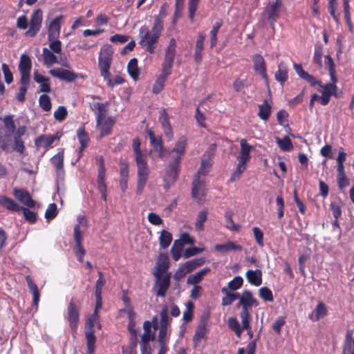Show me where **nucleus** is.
Here are the masks:
<instances>
[{
    "instance_id": "obj_3",
    "label": "nucleus",
    "mask_w": 354,
    "mask_h": 354,
    "mask_svg": "<svg viewBox=\"0 0 354 354\" xmlns=\"http://www.w3.org/2000/svg\"><path fill=\"white\" fill-rule=\"evenodd\" d=\"M176 40L174 38L171 39L169 45L165 50L164 61L162 64L161 73L156 79L153 86V92L154 93H159L162 91L165 82L168 76L171 74L176 56Z\"/></svg>"
},
{
    "instance_id": "obj_49",
    "label": "nucleus",
    "mask_w": 354,
    "mask_h": 354,
    "mask_svg": "<svg viewBox=\"0 0 354 354\" xmlns=\"http://www.w3.org/2000/svg\"><path fill=\"white\" fill-rule=\"evenodd\" d=\"M168 340V330L167 328L164 326H160V331L158 334V342L160 346L167 347L166 344Z\"/></svg>"
},
{
    "instance_id": "obj_2",
    "label": "nucleus",
    "mask_w": 354,
    "mask_h": 354,
    "mask_svg": "<svg viewBox=\"0 0 354 354\" xmlns=\"http://www.w3.org/2000/svg\"><path fill=\"white\" fill-rule=\"evenodd\" d=\"M215 151L216 146L212 145L205 151L202 158L201 167L192 183V196L198 201H201L206 194L204 176L210 170Z\"/></svg>"
},
{
    "instance_id": "obj_33",
    "label": "nucleus",
    "mask_w": 354,
    "mask_h": 354,
    "mask_svg": "<svg viewBox=\"0 0 354 354\" xmlns=\"http://www.w3.org/2000/svg\"><path fill=\"white\" fill-rule=\"evenodd\" d=\"M52 164L56 167L58 175L63 174L64 149H59L58 153L51 158Z\"/></svg>"
},
{
    "instance_id": "obj_20",
    "label": "nucleus",
    "mask_w": 354,
    "mask_h": 354,
    "mask_svg": "<svg viewBox=\"0 0 354 354\" xmlns=\"http://www.w3.org/2000/svg\"><path fill=\"white\" fill-rule=\"evenodd\" d=\"M207 330L205 325H199L195 332L193 337V344L194 348H202L203 347L205 342H206Z\"/></svg>"
},
{
    "instance_id": "obj_17",
    "label": "nucleus",
    "mask_w": 354,
    "mask_h": 354,
    "mask_svg": "<svg viewBox=\"0 0 354 354\" xmlns=\"http://www.w3.org/2000/svg\"><path fill=\"white\" fill-rule=\"evenodd\" d=\"M320 89L319 92L322 93L320 96V103L322 105H326L328 104L330 100V97L335 95L337 91V86L334 84H326L319 85Z\"/></svg>"
},
{
    "instance_id": "obj_24",
    "label": "nucleus",
    "mask_w": 354,
    "mask_h": 354,
    "mask_svg": "<svg viewBox=\"0 0 354 354\" xmlns=\"http://www.w3.org/2000/svg\"><path fill=\"white\" fill-rule=\"evenodd\" d=\"M13 194L17 200L27 207H33L35 206V202L31 198L27 191L24 189H14Z\"/></svg>"
},
{
    "instance_id": "obj_10",
    "label": "nucleus",
    "mask_w": 354,
    "mask_h": 354,
    "mask_svg": "<svg viewBox=\"0 0 354 354\" xmlns=\"http://www.w3.org/2000/svg\"><path fill=\"white\" fill-rule=\"evenodd\" d=\"M158 324L157 317H153L151 322L146 321L144 322V333L141 337V344H149V342L154 339Z\"/></svg>"
},
{
    "instance_id": "obj_26",
    "label": "nucleus",
    "mask_w": 354,
    "mask_h": 354,
    "mask_svg": "<svg viewBox=\"0 0 354 354\" xmlns=\"http://www.w3.org/2000/svg\"><path fill=\"white\" fill-rule=\"evenodd\" d=\"M280 6L281 1L279 0H276L274 3H270L266 7L264 11V15L272 21V23H274L278 17Z\"/></svg>"
},
{
    "instance_id": "obj_61",
    "label": "nucleus",
    "mask_w": 354,
    "mask_h": 354,
    "mask_svg": "<svg viewBox=\"0 0 354 354\" xmlns=\"http://www.w3.org/2000/svg\"><path fill=\"white\" fill-rule=\"evenodd\" d=\"M99 279L97 280L95 283V295H102V288L106 283V280L101 272H98Z\"/></svg>"
},
{
    "instance_id": "obj_8",
    "label": "nucleus",
    "mask_w": 354,
    "mask_h": 354,
    "mask_svg": "<svg viewBox=\"0 0 354 354\" xmlns=\"http://www.w3.org/2000/svg\"><path fill=\"white\" fill-rule=\"evenodd\" d=\"M113 55V50L110 46H104L100 51L99 57V66L100 73L103 78H106L109 75V68Z\"/></svg>"
},
{
    "instance_id": "obj_37",
    "label": "nucleus",
    "mask_w": 354,
    "mask_h": 354,
    "mask_svg": "<svg viewBox=\"0 0 354 354\" xmlns=\"http://www.w3.org/2000/svg\"><path fill=\"white\" fill-rule=\"evenodd\" d=\"M275 140L280 149L283 151H289L293 148L292 141L288 136H285L283 138L276 137Z\"/></svg>"
},
{
    "instance_id": "obj_48",
    "label": "nucleus",
    "mask_w": 354,
    "mask_h": 354,
    "mask_svg": "<svg viewBox=\"0 0 354 354\" xmlns=\"http://www.w3.org/2000/svg\"><path fill=\"white\" fill-rule=\"evenodd\" d=\"M270 106L268 104L267 100H265L263 104L259 105V111L258 115L261 119L266 120L270 116Z\"/></svg>"
},
{
    "instance_id": "obj_47",
    "label": "nucleus",
    "mask_w": 354,
    "mask_h": 354,
    "mask_svg": "<svg viewBox=\"0 0 354 354\" xmlns=\"http://www.w3.org/2000/svg\"><path fill=\"white\" fill-rule=\"evenodd\" d=\"M78 140L81 144V150L86 147L89 142V137L85 132L84 127H80L77 131Z\"/></svg>"
},
{
    "instance_id": "obj_31",
    "label": "nucleus",
    "mask_w": 354,
    "mask_h": 354,
    "mask_svg": "<svg viewBox=\"0 0 354 354\" xmlns=\"http://www.w3.org/2000/svg\"><path fill=\"white\" fill-rule=\"evenodd\" d=\"M214 248L216 251L221 253H226L230 251L242 250V246L233 241H227L223 244H216Z\"/></svg>"
},
{
    "instance_id": "obj_42",
    "label": "nucleus",
    "mask_w": 354,
    "mask_h": 354,
    "mask_svg": "<svg viewBox=\"0 0 354 354\" xmlns=\"http://www.w3.org/2000/svg\"><path fill=\"white\" fill-rule=\"evenodd\" d=\"M172 241V235L167 230H162L159 237L160 245L162 248H167L169 246Z\"/></svg>"
},
{
    "instance_id": "obj_34",
    "label": "nucleus",
    "mask_w": 354,
    "mask_h": 354,
    "mask_svg": "<svg viewBox=\"0 0 354 354\" xmlns=\"http://www.w3.org/2000/svg\"><path fill=\"white\" fill-rule=\"evenodd\" d=\"M42 57L44 59V64L48 67L54 64H60L57 59V57L54 55L53 52L47 48H43Z\"/></svg>"
},
{
    "instance_id": "obj_14",
    "label": "nucleus",
    "mask_w": 354,
    "mask_h": 354,
    "mask_svg": "<svg viewBox=\"0 0 354 354\" xmlns=\"http://www.w3.org/2000/svg\"><path fill=\"white\" fill-rule=\"evenodd\" d=\"M42 22V12L40 9L34 10L31 15L29 29L26 32L28 37H34L41 28Z\"/></svg>"
},
{
    "instance_id": "obj_28",
    "label": "nucleus",
    "mask_w": 354,
    "mask_h": 354,
    "mask_svg": "<svg viewBox=\"0 0 354 354\" xmlns=\"http://www.w3.org/2000/svg\"><path fill=\"white\" fill-rule=\"evenodd\" d=\"M159 118L162 124L165 136L169 140H171L174 138V133L172 127L169 122L168 115L166 113L165 111H162L160 112Z\"/></svg>"
},
{
    "instance_id": "obj_36",
    "label": "nucleus",
    "mask_w": 354,
    "mask_h": 354,
    "mask_svg": "<svg viewBox=\"0 0 354 354\" xmlns=\"http://www.w3.org/2000/svg\"><path fill=\"white\" fill-rule=\"evenodd\" d=\"M155 151L158 153L161 158H165L169 156V152L163 148L162 140L160 138L154 139L153 142H150Z\"/></svg>"
},
{
    "instance_id": "obj_39",
    "label": "nucleus",
    "mask_w": 354,
    "mask_h": 354,
    "mask_svg": "<svg viewBox=\"0 0 354 354\" xmlns=\"http://www.w3.org/2000/svg\"><path fill=\"white\" fill-rule=\"evenodd\" d=\"M221 292L225 294V296L222 299V305L223 306L230 305L239 297V295L238 293L228 292L227 288L225 287L221 289Z\"/></svg>"
},
{
    "instance_id": "obj_22",
    "label": "nucleus",
    "mask_w": 354,
    "mask_h": 354,
    "mask_svg": "<svg viewBox=\"0 0 354 354\" xmlns=\"http://www.w3.org/2000/svg\"><path fill=\"white\" fill-rule=\"evenodd\" d=\"M59 138L58 133L56 135H43L35 139V145L37 149H44L46 151L51 145Z\"/></svg>"
},
{
    "instance_id": "obj_32",
    "label": "nucleus",
    "mask_w": 354,
    "mask_h": 354,
    "mask_svg": "<svg viewBox=\"0 0 354 354\" xmlns=\"http://www.w3.org/2000/svg\"><path fill=\"white\" fill-rule=\"evenodd\" d=\"M26 282L28 283V286L32 293L33 296V306L35 308V309H37L39 298H40V294L37 288V286L34 283L32 279L30 276H27L26 277Z\"/></svg>"
},
{
    "instance_id": "obj_18",
    "label": "nucleus",
    "mask_w": 354,
    "mask_h": 354,
    "mask_svg": "<svg viewBox=\"0 0 354 354\" xmlns=\"http://www.w3.org/2000/svg\"><path fill=\"white\" fill-rule=\"evenodd\" d=\"M169 268V261L167 254H160L158 258L156 265L154 268L153 275L155 277H159L160 275H164Z\"/></svg>"
},
{
    "instance_id": "obj_16",
    "label": "nucleus",
    "mask_w": 354,
    "mask_h": 354,
    "mask_svg": "<svg viewBox=\"0 0 354 354\" xmlns=\"http://www.w3.org/2000/svg\"><path fill=\"white\" fill-rule=\"evenodd\" d=\"M171 273H167L164 275H160L156 277V288L158 296L164 297L170 285Z\"/></svg>"
},
{
    "instance_id": "obj_53",
    "label": "nucleus",
    "mask_w": 354,
    "mask_h": 354,
    "mask_svg": "<svg viewBox=\"0 0 354 354\" xmlns=\"http://www.w3.org/2000/svg\"><path fill=\"white\" fill-rule=\"evenodd\" d=\"M185 307V310L183 312V319L186 322H188L192 319L194 304L192 301H187L186 303Z\"/></svg>"
},
{
    "instance_id": "obj_1",
    "label": "nucleus",
    "mask_w": 354,
    "mask_h": 354,
    "mask_svg": "<svg viewBox=\"0 0 354 354\" xmlns=\"http://www.w3.org/2000/svg\"><path fill=\"white\" fill-rule=\"evenodd\" d=\"M187 145V140L185 136H180L174 148L168 152L171 156V162L166 169V174L164 176V187L169 189L173 185L177 178L180 165L184 156Z\"/></svg>"
},
{
    "instance_id": "obj_44",
    "label": "nucleus",
    "mask_w": 354,
    "mask_h": 354,
    "mask_svg": "<svg viewBox=\"0 0 354 354\" xmlns=\"http://www.w3.org/2000/svg\"><path fill=\"white\" fill-rule=\"evenodd\" d=\"M227 324L229 328L234 332L238 337H240L243 333V326L241 327L240 326L238 320L234 317H230L228 319Z\"/></svg>"
},
{
    "instance_id": "obj_15",
    "label": "nucleus",
    "mask_w": 354,
    "mask_h": 354,
    "mask_svg": "<svg viewBox=\"0 0 354 354\" xmlns=\"http://www.w3.org/2000/svg\"><path fill=\"white\" fill-rule=\"evenodd\" d=\"M79 310L73 302H70L67 309V319L73 333H76L79 323Z\"/></svg>"
},
{
    "instance_id": "obj_54",
    "label": "nucleus",
    "mask_w": 354,
    "mask_h": 354,
    "mask_svg": "<svg viewBox=\"0 0 354 354\" xmlns=\"http://www.w3.org/2000/svg\"><path fill=\"white\" fill-rule=\"evenodd\" d=\"M259 297L266 301H272L273 295L270 289L267 287H261L259 290Z\"/></svg>"
},
{
    "instance_id": "obj_43",
    "label": "nucleus",
    "mask_w": 354,
    "mask_h": 354,
    "mask_svg": "<svg viewBox=\"0 0 354 354\" xmlns=\"http://www.w3.org/2000/svg\"><path fill=\"white\" fill-rule=\"evenodd\" d=\"M183 249V245L182 244V241H175L171 248L172 258L175 261H177L180 259Z\"/></svg>"
},
{
    "instance_id": "obj_23",
    "label": "nucleus",
    "mask_w": 354,
    "mask_h": 354,
    "mask_svg": "<svg viewBox=\"0 0 354 354\" xmlns=\"http://www.w3.org/2000/svg\"><path fill=\"white\" fill-rule=\"evenodd\" d=\"M239 298V304L242 306L243 310H250L252 306L259 305L258 301L249 290H244Z\"/></svg>"
},
{
    "instance_id": "obj_9",
    "label": "nucleus",
    "mask_w": 354,
    "mask_h": 354,
    "mask_svg": "<svg viewBox=\"0 0 354 354\" xmlns=\"http://www.w3.org/2000/svg\"><path fill=\"white\" fill-rule=\"evenodd\" d=\"M204 263L203 259H193L188 261L180 265L174 275V278L176 281H180L184 278L188 273L193 271L197 267H199Z\"/></svg>"
},
{
    "instance_id": "obj_5",
    "label": "nucleus",
    "mask_w": 354,
    "mask_h": 354,
    "mask_svg": "<svg viewBox=\"0 0 354 354\" xmlns=\"http://www.w3.org/2000/svg\"><path fill=\"white\" fill-rule=\"evenodd\" d=\"M91 109L96 116V129L100 132V138L111 133L115 124L113 117L108 115V103L93 102Z\"/></svg>"
},
{
    "instance_id": "obj_7",
    "label": "nucleus",
    "mask_w": 354,
    "mask_h": 354,
    "mask_svg": "<svg viewBox=\"0 0 354 354\" xmlns=\"http://www.w3.org/2000/svg\"><path fill=\"white\" fill-rule=\"evenodd\" d=\"M138 169L137 193L141 194L147 182L150 170L147 164V157L135 159Z\"/></svg>"
},
{
    "instance_id": "obj_38",
    "label": "nucleus",
    "mask_w": 354,
    "mask_h": 354,
    "mask_svg": "<svg viewBox=\"0 0 354 354\" xmlns=\"http://www.w3.org/2000/svg\"><path fill=\"white\" fill-rule=\"evenodd\" d=\"M209 271L210 269L209 268H204L196 274L190 275L187 279V283L196 285L199 283L203 279V277Z\"/></svg>"
},
{
    "instance_id": "obj_63",
    "label": "nucleus",
    "mask_w": 354,
    "mask_h": 354,
    "mask_svg": "<svg viewBox=\"0 0 354 354\" xmlns=\"http://www.w3.org/2000/svg\"><path fill=\"white\" fill-rule=\"evenodd\" d=\"M198 2L199 0H189L188 2L189 18L191 20L194 19L196 11L197 10Z\"/></svg>"
},
{
    "instance_id": "obj_45",
    "label": "nucleus",
    "mask_w": 354,
    "mask_h": 354,
    "mask_svg": "<svg viewBox=\"0 0 354 354\" xmlns=\"http://www.w3.org/2000/svg\"><path fill=\"white\" fill-rule=\"evenodd\" d=\"M207 218V211L202 210L197 215L195 227L198 231H202L204 230V223Z\"/></svg>"
},
{
    "instance_id": "obj_19",
    "label": "nucleus",
    "mask_w": 354,
    "mask_h": 354,
    "mask_svg": "<svg viewBox=\"0 0 354 354\" xmlns=\"http://www.w3.org/2000/svg\"><path fill=\"white\" fill-rule=\"evenodd\" d=\"M50 74L53 77H55L62 80H66L71 82L75 81L78 75L66 69L57 68L50 70Z\"/></svg>"
},
{
    "instance_id": "obj_57",
    "label": "nucleus",
    "mask_w": 354,
    "mask_h": 354,
    "mask_svg": "<svg viewBox=\"0 0 354 354\" xmlns=\"http://www.w3.org/2000/svg\"><path fill=\"white\" fill-rule=\"evenodd\" d=\"M243 282V278L240 276H236L228 283V288L231 290H236L241 287Z\"/></svg>"
},
{
    "instance_id": "obj_59",
    "label": "nucleus",
    "mask_w": 354,
    "mask_h": 354,
    "mask_svg": "<svg viewBox=\"0 0 354 354\" xmlns=\"http://www.w3.org/2000/svg\"><path fill=\"white\" fill-rule=\"evenodd\" d=\"M140 140L137 138L133 139L132 147H133V150L135 159L146 157V156L145 154H143L142 152L141 151V150L140 149Z\"/></svg>"
},
{
    "instance_id": "obj_35",
    "label": "nucleus",
    "mask_w": 354,
    "mask_h": 354,
    "mask_svg": "<svg viewBox=\"0 0 354 354\" xmlns=\"http://www.w3.org/2000/svg\"><path fill=\"white\" fill-rule=\"evenodd\" d=\"M0 205L10 211H19V206L12 198L6 196H0Z\"/></svg>"
},
{
    "instance_id": "obj_62",
    "label": "nucleus",
    "mask_w": 354,
    "mask_h": 354,
    "mask_svg": "<svg viewBox=\"0 0 354 354\" xmlns=\"http://www.w3.org/2000/svg\"><path fill=\"white\" fill-rule=\"evenodd\" d=\"M119 314L120 316H123L124 314L127 315L129 320L135 319L136 316V313L132 306H127V307H124V308L120 310Z\"/></svg>"
},
{
    "instance_id": "obj_58",
    "label": "nucleus",
    "mask_w": 354,
    "mask_h": 354,
    "mask_svg": "<svg viewBox=\"0 0 354 354\" xmlns=\"http://www.w3.org/2000/svg\"><path fill=\"white\" fill-rule=\"evenodd\" d=\"M57 214V205L55 203H51L48 205L45 212V218L47 220L53 219Z\"/></svg>"
},
{
    "instance_id": "obj_56",
    "label": "nucleus",
    "mask_w": 354,
    "mask_h": 354,
    "mask_svg": "<svg viewBox=\"0 0 354 354\" xmlns=\"http://www.w3.org/2000/svg\"><path fill=\"white\" fill-rule=\"evenodd\" d=\"M104 80L106 82V84L112 88L117 85L122 84L124 82V80L120 76H115L113 78H111L110 74L108 75V77L104 78Z\"/></svg>"
},
{
    "instance_id": "obj_60",
    "label": "nucleus",
    "mask_w": 354,
    "mask_h": 354,
    "mask_svg": "<svg viewBox=\"0 0 354 354\" xmlns=\"http://www.w3.org/2000/svg\"><path fill=\"white\" fill-rule=\"evenodd\" d=\"M205 250V248H197V247H192L187 248L184 253H183V257L185 259L189 258L192 256H194L198 253H201Z\"/></svg>"
},
{
    "instance_id": "obj_13",
    "label": "nucleus",
    "mask_w": 354,
    "mask_h": 354,
    "mask_svg": "<svg viewBox=\"0 0 354 354\" xmlns=\"http://www.w3.org/2000/svg\"><path fill=\"white\" fill-rule=\"evenodd\" d=\"M252 59L255 73L261 76L265 80L266 84H268V77L264 58L260 54L257 53L252 56Z\"/></svg>"
},
{
    "instance_id": "obj_50",
    "label": "nucleus",
    "mask_w": 354,
    "mask_h": 354,
    "mask_svg": "<svg viewBox=\"0 0 354 354\" xmlns=\"http://www.w3.org/2000/svg\"><path fill=\"white\" fill-rule=\"evenodd\" d=\"M241 324L243 329H249L251 322V315L249 310H243L240 313Z\"/></svg>"
},
{
    "instance_id": "obj_30",
    "label": "nucleus",
    "mask_w": 354,
    "mask_h": 354,
    "mask_svg": "<svg viewBox=\"0 0 354 354\" xmlns=\"http://www.w3.org/2000/svg\"><path fill=\"white\" fill-rule=\"evenodd\" d=\"M245 277L248 282L255 286H259L262 283V272L260 270H248Z\"/></svg>"
},
{
    "instance_id": "obj_29",
    "label": "nucleus",
    "mask_w": 354,
    "mask_h": 354,
    "mask_svg": "<svg viewBox=\"0 0 354 354\" xmlns=\"http://www.w3.org/2000/svg\"><path fill=\"white\" fill-rule=\"evenodd\" d=\"M294 69L297 74L303 80H306L311 86H314L316 84H321V82L317 80L313 75L305 71L301 65L294 64Z\"/></svg>"
},
{
    "instance_id": "obj_52",
    "label": "nucleus",
    "mask_w": 354,
    "mask_h": 354,
    "mask_svg": "<svg viewBox=\"0 0 354 354\" xmlns=\"http://www.w3.org/2000/svg\"><path fill=\"white\" fill-rule=\"evenodd\" d=\"M87 326L89 327V330H94L95 326H97L99 329L101 328V325L99 322L98 313L94 312L89 317L87 322Z\"/></svg>"
},
{
    "instance_id": "obj_21",
    "label": "nucleus",
    "mask_w": 354,
    "mask_h": 354,
    "mask_svg": "<svg viewBox=\"0 0 354 354\" xmlns=\"http://www.w3.org/2000/svg\"><path fill=\"white\" fill-rule=\"evenodd\" d=\"M97 160L99 162L100 167L98 169V176H97V186L100 192L101 193L102 198L106 201V187L104 183V177H105V168L103 165V160L102 157H99Z\"/></svg>"
},
{
    "instance_id": "obj_51",
    "label": "nucleus",
    "mask_w": 354,
    "mask_h": 354,
    "mask_svg": "<svg viewBox=\"0 0 354 354\" xmlns=\"http://www.w3.org/2000/svg\"><path fill=\"white\" fill-rule=\"evenodd\" d=\"M94 330H89L86 332L87 350H95V336Z\"/></svg>"
},
{
    "instance_id": "obj_12",
    "label": "nucleus",
    "mask_w": 354,
    "mask_h": 354,
    "mask_svg": "<svg viewBox=\"0 0 354 354\" xmlns=\"http://www.w3.org/2000/svg\"><path fill=\"white\" fill-rule=\"evenodd\" d=\"M32 62L27 54H22L19 63V70L21 74V82L26 84L30 82V74Z\"/></svg>"
},
{
    "instance_id": "obj_25",
    "label": "nucleus",
    "mask_w": 354,
    "mask_h": 354,
    "mask_svg": "<svg viewBox=\"0 0 354 354\" xmlns=\"http://www.w3.org/2000/svg\"><path fill=\"white\" fill-rule=\"evenodd\" d=\"M62 16L57 17L50 24L48 39L49 41L57 39L60 33L61 21Z\"/></svg>"
},
{
    "instance_id": "obj_64",
    "label": "nucleus",
    "mask_w": 354,
    "mask_h": 354,
    "mask_svg": "<svg viewBox=\"0 0 354 354\" xmlns=\"http://www.w3.org/2000/svg\"><path fill=\"white\" fill-rule=\"evenodd\" d=\"M67 115V110L63 106H60L59 108L54 112V118L55 120L61 122L64 120Z\"/></svg>"
},
{
    "instance_id": "obj_27",
    "label": "nucleus",
    "mask_w": 354,
    "mask_h": 354,
    "mask_svg": "<svg viewBox=\"0 0 354 354\" xmlns=\"http://www.w3.org/2000/svg\"><path fill=\"white\" fill-rule=\"evenodd\" d=\"M327 314L326 306L322 301H319L314 310L309 315V319L313 322H317L326 317Z\"/></svg>"
},
{
    "instance_id": "obj_4",
    "label": "nucleus",
    "mask_w": 354,
    "mask_h": 354,
    "mask_svg": "<svg viewBox=\"0 0 354 354\" xmlns=\"http://www.w3.org/2000/svg\"><path fill=\"white\" fill-rule=\"evenodd\" d=\"M163 29L162 19L155 17L153 26L149 30L146 26H142L140 28V44L145 48L149 53H154L156 47V43L161 35Z\"/></svg>"
},
{
    "instance_id": "obj_41",
    "label": "nucleus",
    "mask_w": 354,
    "mask_h": 354,
    "mask_svg": "<svg viewBox=\"0 0 354 354\" xmlns=\"http://www.w3.org/2000/svg\"><path fill=\"white\" fill-rule=\"evenodd\" d=\"M277 81L283 84L288 79V71L286 66L281 63L278 66V70L274 75Z\"/></svg>"
},
{
    "instance_id": "obj_6",
    "label": "nucleus",
    "mask_w": 354,
    "mask_h": 354,
    "mask_svg": "<svg viewBox=\"0 0 354 354\" xmlns=\"http://www.w3.org/2000/svg\"><path fill=\"white\" fill-rule=\"evenodd\" d=\"M240 151L236 157L238 165L236 171L232 174L231 180H236L245 171L246 165L251 158L250 153L254 149L253 146L249 145L245 139L240 141Z\"/></svg>"
},
{
    "instance_id": "obj_40",
    "label": "nucleus",
    "mask_w": 354,
    "mask_h": 354,
    "mask_svg": "<svg viewBox=\"0 0 354 354\" xmlns=\"http://www.w3.org/2000/svg\"><path fill=\"white\" fill-rule=\"evenodd\" d=\"M127 69L129 75L134 80H137L140 75V71L138 68V61L136 58H133L129 62Z\"/></svg>"
},
{
    "instance_id": "obj_55",
    "label": "nucleus",
    "mask_w": 354,
    "mask_h": 354,
    "mask_svg": "<svg viewBox=\"0 0 354 354\" xmlns=\"http://www.w3.org/2000/svg\"><path fill=\"white\" fill-rule=\"evenodd\" d=\"M39 105L46 111H48L51 109V102L48 95L43 94L39 100Z\"/></svg>"
},
{
    "instance_id": "obj_46",
    "label": "nucleus",
    "mask_w": 354,
    "mask_h": 354,
    "mask_svg": "<svg viewBox=\"0 0 354 354\" xmlns=\"http://www.w3.org/2000/svg\"><path fill=\"white\" fill-rule=\"evenodd\" d=\"M222 26V21H217L214 24L209 35H210V46L211 48H213L216 44L217 43V33L218 32V30Z\"/></svg>"
},
{
    "instance_id": "obj_11",
    "label": "nucleus",
    "mask_w": 354,
    "mask_h": 354,
    "mask_svg": "<svg viewBox=\"0 0 354 354\" xmlns=\"http://www.w3.org/2000/svg\"><path fill=\"white\" fill-rule=\"evenodd\" d=\"M3 120L5 126V132L4 135H1L0 136V142L3 149L8 150V142L9 141V138L15 132V126L10 115L5 116Z\"/></svg>"
}]
</instances>
